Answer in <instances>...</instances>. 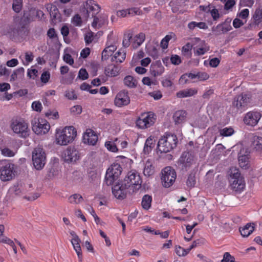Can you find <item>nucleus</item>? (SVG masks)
Here are the masks:
<instances>
[{
    "label": "nucleus",
    "instance_id": "nucleus-49",
    "mask_svg": "<svg viewBox=\"0 0 262 262\" xmlns=\"http://www.w3.org/2000/svg\"><path fill=\"white\" fill-rule=\"evenodd\" d=\"M221 2L224 4V10L228 12L231 11L235 5L234 0H221Z\"/></svg>",
    "mask_w": 262,
    "mask_h": 262
},
{
    "label": "nucleus",
    "instance_id": "nucleus-36",
    "mask_svg": "<svg viewBox=\"0 0 262 262\" xmlns=\"http://www.w3.org/2000/svg\"><path fill=\"white\" fill-rule=\"evenodd\" d=\"M106 76L110 77H115L117 76L119 73L118 67L114 65L108 66L105 70Z\"/></svg>",
    "mask_w": 262,
    "mask_h": 262
},
{
    "label": "nucleus",
    "instance_id": "nucleus-2",
    "mask_svg": "<svg viewBox=\"0 0 262 262\" xmlns=\"http://www.w3.org/2000/svg\"><path fill=\"white\" fill-rule=\"evenodd\" d=\"M10 128L14 134L20 138H26L29 136V124L22 118H13L10 122Z\"/></svg>",
    "mask_w": 262,
    "mask_h": 262
},
{
    "label": "nucleus",
    "instance_id": "nucleus-63",
    "mask_svg": "<svg viewBox=\"0 0 262 262\" xmlns=\"http://www.w3.org/2000/svg\"><path fill=\"white\" fill-rule=\"evenodd\" d=\"M47 35L50 38L53 39L55 42L58 41L57 34L53 28H50L48 31Z\"/></svg>",
    "mask_w": 262,
    "mask_h": 262
},
{
    "label": "nucleus",
    "instance_id": "nucleus-37",
    "mask_svg": "<svg viewBox=\"0 0 262 262\" xmlns=\"http://www.w3.org/2000/svg\"><path fill=\"white\" fill-rule=\"evenodd\" d=\"M115 139L114 140L106 141L104 145L106 148L110 151L112 152H119V148L117 146Z\"/></svg>",
    "mask_w": 262,
    "mask_h": 262
},
{
    "label": "nucleus",
    "instance_id": "nucleus-16",
    "mask_svg": "<svg viewBox=\"0 0 262 262\" xmlns=\"http://www.w3.org/2000/svg\"><path fill=\"white\" fill-rule=\"evenodd\" d=\"M97 133L92 129L87 128L82 134V143L84 144L94 146L98 141Z\"/></svg>",
    "mask_w": 262,
    "mask_h": 262
},
{
    "label": "nucleus",
    "instance_id": "nucleus-23",
    "mask_svg": "<svg viewBox=\"0 0 262 262\" xmlns=\"http://www.w3.org/2000/svg\"><path fill=\"white\" fill-rule=\"evenodd\" d=\"M85 8L89 13H92V15L97 14L100 10L99 5L94 0H88L85 4Z\"/></svg>",
    "mask_w": 262,
    "mask_h": 262
},
{
    "label": "nucleus",
    "instance_id": "nucleus-35",
    "mask_svg": "<svg viewBox=\"0 0 262 262\" xmlns=\"http://www.w3.org/2000/svg\"><path fill=\"white\" fill-rule=\"evenodd\" d=\"M126 53L124 50L121 49L116 52L112 57V61L116 62H122L125 58Z\"/></svg>",
    "mask_w": 262,
    "mask_h": 262
},
{
    "label": "nucleus",
    "instance_id": "nucleus-4",
    "mask_svg": "<svg viewBox=\"0 0 262 262\" xmlns=\"http://www.w3.org/2000/svg\"><path fill=\"white\" fill-rule=\"evenodd\" d=\"M177 138L176 135L165 134L162 136L158 143L157 150L160 152H168L177 145Z\"/></svg>",
    "mask_w": 262,
    "mask_h": 262
},
{
    "label": "nucleus",
    "instance_id": "nucleus-42",
    "mask_svg": "<svg viewBox=\"0 0 262 262\" xmlns=\"http://www.w3.org/2000/svg\"><path fill=\"white\" fill-rule=\"evenodd\" d=\"M0 150L2 154L5 157H13L17 152V148L10 149L6 147H1Z\"/></svg>",
    "mask_w": 262,
    "mask_h": 262
},
{
    "label": "nucleus",
    "instance_id": "nucleus-33",
    "mask_svg": "<svg viewBox=\"0 0 262 262\" xmlns=\"http://www.w3.org/2000/svg\"><path fill=\"white\" fill-rule=\"evenodd\" d=\"M35 8H32L24 12L23 19L27 22L33 21L35 18Z\"/></svg>",
    "mask_w": 262,
    "mask_h": 262
},
{
    "label": "nucleus",
    "instance_id": "nucleus-24",
    "mask_svg": "<svg viewBox=\"0 0 262 262\" xmlns=\"http://www.w3.org/2000/svg\"><path fill=\"white\" fill-rule=\"evenodd\" d=\"M108 23V16L106 14H102L99 17H95L92 24V26L98 29L103 26L107 25Z\"/></svg>",
    "mask_w": 262,
    "mask_h": 262
},
{
    "label": "nucleus",
    "instance_id": "nucleus-34",
    "mask_svg": "<svg viewBox=\"0 0 262 262\" xmlns=\"http://www.w3.org/2000/svg\"><path fill=\"white\" fill-rule=\"evenodd\" d=\"M17 32V29L13 26H5L1 30L2 34L7 35L9 37H13Z\"/></svg>",
    "mask_w": 262,
    "mask_h": 262
},
{
    "label": "nucleus",
    "instance_id": "nucleus-57",
    "mask_svg": "<svg viewBox=\"0 0 262 262\" xmlns=\"http://www.w3.org/2000/svg\"><path fill=\"white\" fill-rule=\"evenodd\" d=\"M70 113L73 115H79L82 113V108L80 105H76L70 108Z\"/></svg>",
    "mask_w": 262,
    "mask_h": 262
},
{
    "label": "nucleus",
    "instance_id": "nucleus-21",
    "mask_svg": "<svg viewBox=\"0 0 262 262\" xmlns=\"http://www.w3.org/2000/svg\"><path fill=\"white\" fill-rule=\"evenodd\" d=\"M143 174L146 177H150L155 172V167L153 165V161L151 159H147L143 161Z\"/></svg>",
    "mask_w": 262,
    "mask_h": 262
},
{
    "label": "nucleus",
    "instance_id": "nucleus-52",
    "mask_svg": "<svg viewBox=\"0 0 262 262\" xmlns=\"http://www.w3.org/2000/svg\"><path fill=\"white\" fill-rule=\"evenodd\" d=\"M175 252L179 256H185L189 253L187 249H185L180 246H175Z\"/></svg>",
    "mask_w": 262,
    "mask_h": 262
},
{
    "label": "nucleus",
    "instance_id": "nucleus-45",
    "mask_svg": "<svg viewBox=\"0 0 262 262\" xmlns=\"http://www.w3.org/2000/svg\"><path fill=\"white\" fill-rule=\"evenodd\" d=\"M252 145L256 150H262V137L255 136L253 138Z\"/></svg>",
    "mask_w": 262,
    "mask_h": 262
},
{
    "label": "nucleus",
    "instance_id": "nucleus-29",
    "mask_svg": "<svg viewBox=\"0 0 262 262\" xmlns=\"http://www.w3.org/2000/svg\"><path fill=\"white\" fill-rule=\"evenodd\" d=\"M187 113L183 110L176 111L173 116V119L176 124H179L183 123L186 120Z\"/></svg>",
    "mask_w": 262,
    "mask_h": 262
},
{
    "label": "nucleus",
    "instance_id": "nucleus-62",
    "mask_svg": "<svg viewBox=\"0 0 262 262\" xmlns=\"http://www.w3.org/2000/svg\"><path fill=\"white\" fill-rule=\"evenodd\" d=\"M33 59V55L31 52H26L25 55L24 65H28Z\"/></svg>",
    "mask_w": 262,
    "mask_h": 262
},
{
    "label": "nucleus",
    "instance_id": "nucleus-64",
    "mask_svg": "<svg viewBox=\"0 0 262 262\" xmlns=\"http://www.w3.org/2000/svg\"><path fill=\"white\" fill-rule=\"evenodd\" d=\"M234 258L228 252H226L224 254L223 258L221 262H234Z\"/></svg>",
    "mask_w": 262,
    "mask_h": 262
},
{
    "label": "nucleus",
    "instance_id": "nucleus-53",
    "mask_svg": "<svg viewBox=\"0 0 262 262\" xmlns=\"http://www.w3.org/2000/svg\"><path fill=\"white\" fill-rule=\"evenodd\" d=\"M192 46L190 43H187L184 46L182 49V54L185 56L190 57L191 55V50Z\"/></svg>",
    "mask_w": 262,
    "mask_h": 262
},
{
    "label": "nucleus",
    "instance_id": "nucleus-20",
    "mask_svg": "<svg viewBox=\"0 0 262 262\" xmlns=\"http://www.w3.org/2000/svg\"><path fill=\"white\" fill-rule=\"evenodd\" d=\"M141 14V10L136 7L122 9L117 12V15L120 17L134 16L135 15H140Z\"/></svg>",
    "mask_w": 262,
    "mask_h": 262
},
{
    "label": "nucleus",
    "instance_id": "nucleus-58",
    "mask_svg": "<svg viewBox=\"0 0 262 262\" xmlns=\"http://www.w3.org/2000/svg\"><path fill=\"white\" fill-rule=\"evenodd\" d=\"M69 233L71 236V243L72 245H74L77 243H80V239L74 231H70Z\"/></svg>",
    "mask_w": 262,
    "mask_h": 262
},
{
    "label": "nucleus",
    "instance_id": "nucleus-13",
    "mask_svg": "<svg viewBox=\"0 0 262 262\" xmlns=\"http://www.w3.org/2000/svg\"><path fill=\"white\" fill-rule=\"evenodd\" d=\"M50 129L49 123L42 118L38 119L32 124L33 131L38 135L47 134Z\"/></svg>",
    "mask_w": 262,
    "mask_h": 262
},
{
    "label": "nucleus",
    "instance_id": "nucleus-7",
    "mask_svg": "<svg viewBox=\"0 0 262 262\" xmlns=\"http://www.w3.org/2000/svg\"><path fill=\"white\" fill-rule=\"evenodd\" d=\"M156 116L151 112L141 114L136 121V126L141 129H144L151 126L155 122Z\"/></svg>",
    "mask_w": 262,
    "mask_h": 262
},
{
    "label": "nucleus",
    "instance_id": "nucleus-28",
    "mask_svg": "<svg viewBox=\"0 0 262 262\" xmlns=\"http://www.w3.org/2000/svg\"><path fill=\"white\" fill-rule=\"evenodd\" d=\"M200 8L203 11L210 13L213 20H217L220 17L219 10L214 6H200Z\"/></svg>",
    "mask_w": 262,
    "mask_h": 262
},
{
    "label": "nucleus",
    "instance_id": "nucleus-17",
    "mask_svg": "<svg viewBox=\"0 0 262 262\" xmlns=\"http://www.w3.org/2000/svg\"><path fill=\"white\" fill-rule=\"evenodd\" d=\"M130 101L128 92L125 91H121L116 95L114 103L116 106L121 107L128 105Z\"/></svg>",
    "mask_w": 262,
    "mask_h": 262
},
{
    "label": "nucleus",
    "instance_id": "nucleus-61",
    "mask_svg": "<svg viewBox=\"0 0 262 262\" xmlns=\"http://www.w3.org/2000/svg\"><path fill=\"white\" fill-rule=\"evenodd\" d=\"M50 73L49 71L43 72L40 77L41 81L44 83L48 82L50 79Z\"/></svg>",
    "mask_w": 262,
    "mask_h": 262
},
{
    "label": "nucleus",
    "instance_id": "nucleus-1",
    "mask_svg": "<svg viewBox=\"0 0 262 262\" xmlns=\"http://www.w3.org/2000/svg\"><path fill=\"white\" fill-rule=\"evenodd\" d=\"M77 136V130L73 126H67L57 128L55 131L56 144L66 146L73 142Z\"/></svg>",
    "mask_w": 262,
    "mask_h": 262
},
{
    "label": "nucleus",
    "instance_id": "nucleus-6",
    "mask_svg": "<svg viewBox=\"0 0 262 262\" xmlns=\"http://www.w3.org/2000/svg\"><path fill=\"white\" fill-rule=\"evenodd\" d=\"M32 160L34 167L37 170L42 169L47 161L46 154L42 147L35 148L32 153Z\"/></svg>",
    "mask_w": 262,
    "mask_h": 262
},
{
    "label": "nucleus",
    "instance_id": "nucleus-39",
    "mask_svg": "<svg viewBox=\"0 0 262 262\" xmlns=\"http://www.w3.org/2000/svg\"><path fill=\"white\" fill-rule=\"evenodd\" d=\"M24 71L23 68L18 69L14 71L10 76V81L14 82L21 79L24 76L23 75Z\"/></svg>",
    "mask_w": 262,
    "mask_h": 262
},
{
    "label": "nucleus",
    "instance_id": "nucleus-9",
    "mask_svg": "<svg viewBox=\"0 0 262 262\" xmlns=\"http://www.w3.org/2000/svg\"><path fill=\"white\" fill-rule=\"evenodd\" d=\"M122 172V167L118 163L113 164L107 170L105 180L107 185H112Z\"/></svg>",
    "mask_w": 262,
    "mask_h": 262
},
{
    "label": "nucleus",
    "instance_id": "nucleus-25",
    "mask_svg": "<svg viewBox=\"0 0 262 262\" xmlns=\"http://www.w3.org/2000/svg\"><path fill=\"white\" fill-rule=\"evenodd\" d=\"M232 29V27L229 23L225 22L222 24H219L215 27H213L212 30L216 34L225 33Z\"/></svg>",
    "mask_w": 262,
    "mask_h": 262
},
{
    "label": "nucleus",
    "instance_id": "nucleus-41",
    "mask_svg": "<svg viewBox=\"0 0 262 262\" xmlns=\"http://www.w3.org/2000/svg\"><path fill=\"white\" fill-rule=\"evenodd\" d=\"M123 81L124 84L130 88H135L137 85V80L130 75L126 76Z\"/></svg>",
    "mask_w": 262,
    "mask_h": 262
},
{
    "label": "nucleus",
    "instance_id": "nucleus-43",
    "mask_svg": "<svg viewBox=\"0 0 262 262\" xmlns=\"http://www.w3.org/2000/svg\"><path fill=\"white\" fill-rule=\"evenodd\" d=\"M152 201V198L151 196L146 194L143 196L141 205L143 209L145 210H148L151 207V203Z\"/></svg>",
    "mask_w": 262,
    "mask_h": 262
},
{
    "label": "nucleus",
    "instance_id": "nucleus-47",
    "mask_svg": "<svg viewBox=\"0 0 262 262\" xmlns=\"http://www.w3.org/2000/svg\"><path fill=\"white\" fill-rule=\"evenodd\" d=\"M45 116L49 119L57 120L59 119V115L57 111L55 110H49L45 113Z\"/></svg>",
    "mask_w": 262,
    "mask_h": 262
},
{
    "label": "nucleus",
    "instance_id": "nucleus-51",
    "mask_svg": "<svg viewBox=\"0 0 262 262\" xmlns=\"http://www.w3.org/2000/svg\"><path fill=\"white\" fill-rule=\"evenodd\" d=\"M23 0H13L12 8L16 13L19 12L22 8Z\"/></svg>",
    "mask_w": 262,
    "mask_h": 262
},
{
    "label": "nucleus",
    "instance_id": "nucleus-3",
    "mask_svg": "<svg viewBox=\"0 0 262 262\" xmlns=\"http://www.w3.org/2000/svg\"><path fill=\"white\" fill-rule=\"evenodd\" d=\"M229 182L231 188L235 191H241L245 187L244 178L238 169L232 167L229 171Z\"/></svg>",
    "mask_w": 262,
    "mask_h": 262
},
{
    "label": "nucleus",
    "instance_id": "nucleus-59",
    "mask_svg": "<svg viewBox=\"0 0 262 262\" xmlns=\"http://www.w3.org/2000/svg\"><path fill=\"white\" fill-rule=\"evenodd\" d=\"M32 110L37 112H40L42 110L41 103L39 101H33L31 105Z\"/></svg>",
    "mask_w": 262,
    "mask_h": 262
},
{
    "label": "nucleus",
    "instance_id": "nucleus-5",
    "mask_svg": "<svg viewBox=\"0 0 262 262\" xmlns=\"http://www.w3.org/2000/svg\"><path fill=\"white\" fill-rule=\"evenodd\" d=\"M133 192L139 190L142 185V180L140 175L135 170L129 171L122 181Z\"/></svg>",
    "mask_w": 262,
    "mask_h": 262
},
{
    "label": "nucleus",
    "instance_id": "nucleus-19",
    "mask_svg": "<svg viewBox=\"0 0 262 262\" xmlns=\"http://www.w3.org/2000/svg\"><path fill=\"white\" fill-rule=\"evenodd\" d=\"M250 157L249 153L245 150H241L238 157V162L239 166L245 169L250 167Z\"/></svg>",
    "mask_w": 262,
    "mask_h": 262
},
{
    "label": "nucleus",
    "instance_id": "nucleus-12",
    "mask_svg": "<svg viewBox=\"0 0 262 262\" xmlns=\"http://www.w3.org/2000/svg\"><path fill=\"white\" fill-rule=\"evenodd\" d=\"M249 99L246 95H241L236 97L232 105V111L234 113H241L247 108Z\"/></svg>",
    "mask_w": 262,
    "mask_h": 262
},
{
    "label": "nucleus",
    "instance_id": "nucleus-38",
    "mask_svg": "<svg viewBox=\"0 0 262 262\" xmlns=\"http://www.w3.org/2000/svg\"><path fill=\"white\" fill-rule=\"evenodd\" d=\"M115 141L119 146V152L126 151L129 145L128 142L126 140L115 138Z\"/></svg>",
    "mask_w": 262,
    "mask_h": 262
},
{
    "label": "nucleus",
    "instance_id": "nucleus-48",
    "mask_svg": "<svg viewBox=\"0 0 262 262\" xmlns=\"http://www.w3.org/2000/svg\"><path fill=\"white\" fill-rule=\"evenodd\" d=\"M83 201L82 196L79 194H74L71 195L69 198V201L71 204H77L81 203Z\"/></svg>",
    "mask_w": 262,
    "mask_h": 262
},
{
    "label": "nucleus",
    "instance_id": "nucleus-10",
    "mask_svg": "<svg viewBox=\"0 0 262 262\" xmlns=\"http://www.w3.org/2000/svg\"><path fill=\"white\" fill-rule=\"evenodd\" d=\"M81 154L74 147H69L62 154V158L64 162L70 164H75L80 159Z\"/></svg>",
    "mask_w": 262,
    "mask_h": 262
},
{
    "label": "nucleus",
    "instance_id": "nucleus-56",
    "mask_svg": "<svg viewBox=\"0 0 262 262\" xmlns=\"http://www.w3.org/2000/svg\"><path fill=\"white\" fill-rule=\"evenodd\" d=\"M253 18L255 22L258 23L262 18V9L257 8L253 15Z\"/></svg>",
    "mask_w": 262,
    "mask_h": 262
},
{
    "label": "nucleus",
    "instance_id": "nucleus-54",
    "mask_svg": "<svg viewBox=\"0 0 262 262\" xmlns=\"http://www.w3.org/2000/svg\"><path fill=\"white\" fill-rule=\"evenodd\" d=\"M74 250L75 251L78 259L80 261H82V254L81 252V248L80 245V243L75 244L72 245Z\"/></svg>",
    "mask_w": 262,
    "mask_h": 262
},
{
    "label": "nucleus",
    "instance_id": "nucleus-46",
    "mask_svg": "<svg viewBox=\"0 0 262 262\" xmlns=\"http://www.w3.org/2000/svg\"><path fill=\"white\" fill-rule=\"evenodd\" d=\"M146 50L148 54L154 57L157 56L158 52L155 45L151 43H148L146 45Z\"/></svg>",
    "mask_w": 262,
    "mask_h": 262
},
{
    "label": "nucleus",
    "instance_id": "nucleus-8",
    "mask_svg": "<svg viewBox=\"0 0 262 262\" xmlns=\"http://www.w3.org/2000/svg\"><path fill=\"white\" fill-rule=\"evenodd\" d=\"M15 165L9 161L4 162L0 168V179L3 181H10L14 178Z\"/></svg>",
    "mask_w": 262,
    "mask_h": 262
},
{
    "label": "nucleus",
    "instance_id": "nucleus-30",
    "mask_svg": "<svg viewBox=\"0 0 262 262\" xmlns=\"http://www.w3.org/2000/svg\"><path fill=\"white\" fill-rule=\"evenodd\" d=\"M145 38V34L140 33L132 37L131 44L134 49L139 47L144 42Z\"/></svg>",
    "mask_w": 262,
    "mask_h": 262
},
{
    "label": "nucleus",
    "instance_id": "nucleus-26",
    "mask_svg": "<svg viewBox=\"0 0 262 262\" xmlns=\"http://www.w3.org/2000/svg\"><path fill=\"white\" fill-rule=\"evenodd\" d=\"M254 229L255 224L254 223H248L239 228V232L243 237H246L249 236L253 232Z\"/></svg>",
    "mask_w": 262,
    "mask_h": 262
},
{
    "label": "nucleus",
    "instance_id": "nucleus-40",
    "mask_svg": "<svg viewBox=\"0 0 262 262\" xmlns=\"http://www.w3.org/2000/svg\"><path fill=\"white\" fill-rule=\"evenodd\" d=\"M196 27L204 30L208 28L207 25L204 22L191 21L188 24V28L191 30H193Z\"/></svg>",
    "mask_w": 262,
    "mask_h": 262
},
{
    "label": "nucleus",
    "instance_id": "nucleus-60",
    "mask_svg": "<svg viewBox=\"0 0 262 262\" xmlns=\"http://www.w3.org/2000/svg\"><path fill=\"white\" fill-rule=\"evenodd\" d=\"M249 15V10L248 9H244L237 14V17L242 19H246Z\"/></svg>",
    "mask_w": 262,
    "mask_h": 262
},
{
    "label": "nucleus",
    "instance_id": "nucleus-11",
    "mask_svg": "<svg viewBox=\"0 0 262 262\" xmlns=\"http://www.w3.org/2000/svg\"><path fill=\"white\" fill-rule=\"evenodd\" d=\"M176 173L171 167H166L162 171L161 180L164 187L168 188L171 186L176 179Z\"/></svg>",
    "mask_w": 262,
    "mask_h": 262
},
{
    "label": "nucleus",
    "instance_id": "nucleus-31",
    "mask_svg": "<svg viewBox=\"0 0 262 262\" xmlns=\"http://www.w3.org/2000/svg\"><path fill=\"white\" fill-rule=\"evenodd\" d=\"M197 92V90L194 88L185 89L178 92L177 96L180 98L191 97L195 95Z\"/></svg>",
    "mask_w": 262,
    "mask_h": 262
},
{
    "label": "nucleus",
    "instance_id": "nucleus-14",
    "mask_svg": "<svg viewBox=\"0 0 262 262\" xmlns=\"http://www.w3.org/2000/svg\"><path fill=\"white\" fill-rule=\"evenodd\" d=\"M261 117L262 114L260 112L250 111L245 115L243 121L247 125L254 126L257 124Z\"/></svg>",
    "mask_w": 262,
    "mask_h": 262
},
{
    "label": "nucleus",
    "instance_id": "nucleus-18",
    "mask_svg": "<svg viewBox=\"0 0 262 262\" xmlns=\"http://www.w3.org/2000/svg\"><path fill=\"white\" fill-rule=\"evenodd\" d=\"M195 45L193 48L194 54L200 56L205 54L209 50V47L204 40L195 38Z\"/></svg>",
    "mask_w": 262,
    "mask_h": 262
},
{
    "label": "nucleus",
    "instance_id": "nucleus-32",
    "mask_svg": "<svg viewBox=\"0 0 262 262\" xmlns=\"http://www.w3.org/2000/svg\"><path fill=\"white\" fill-rule=\"evenodd\" d=\"M117 47L115 45H108L102 53V58L104 60L107 59L113 55Z\"/></svg>",
    "mask_w": 262,
    "mask_h": 262
},
{
    "label": "nucleus",
    "instance_id": "nucleus-15",
    "mask_svg": "<svg viewBox=\"0 0 262 262\" xmlns=\"http://www.w3.org/2000/svg\"><path fill=\"white\" fill-rule=\"evenodd\" d=\"M127 189L126 184L121 181L113 186L112 193L115 198L122 200L126 198Z\"/></svg>",
    "mask_w": 262,
    "mask_h": 262
},
{
    "label": "nucleus",
    "instance_id": "nucleus-22",
    "mask_svg": "<svg viewBox=\"0 0 262 262\" xmlns=\"http://www.w3.org/2000/svg\"><path fill=\"white\" fill-rule=\"evenodd\" d=\"M165 71L164 67L160 61H156L151 63L150 67V72L154 76L162 75Z\"/></svg>",
    "mask_w": 262,
    "mask_h": 262
},
{
    "label": "nucleus",
    "instance_id": "nucleus-27",
    "mask_svg": "<svg viewBox=\"0 0 262 262\" xmlns=\"http://www.w3.org/2000/svg\"><path fill=\"white\" fill-rule=\"evenodd\" d=\"M156 140L154 136H150L145 141L143 148V152L147 155L149 154L155 147Z\"/></svg>",
    "mask_w": 262,
    "mask_h": 262
},
{
    "label": "nucleus",
    "instance_id": "nucleus-50",
    "mask_svg": "<svg viewBox=\"0 0 262 262\" xmlns=\"http://www.w3.org/2000/svg\"><path fill=\"white\" fill-rule=\"evenodd\" d=\"M144 53L142 51H139L136 54H134L130 63L133 66H136L139 61V60L144 57Z\"/></svg>",
    "mask_w": 262,
    "mask_h": 262
},
{
    "label": "nucleus",
    "instance_id": "nucleus-55",
    "mask_svg": "<svg viewBox=\"0 0 262 262\" xmlns=\"http://www.w3.org/2000/svg\"><path fill=\"white\" fill-rule=\"evenodd\" d=\"M234 133V130L231 127H225L220 130V134L222 136H230Z\"/></svg>",
    "mask_w": 262,
    "mask_h": 262
},
{
    "label": "nucleus",
    "instance_id": "nucleus-44",
    "mask_svg": "<svg viewBox=\"0 0 262 262\" xmlns=\"http://www.w3.org/2000/svg\"><path fill=\"white\" fill-rule=\"evenodd\" d=\"M72 52V51L71 49H66L64 51V55L63 57L64 61L69 64L70 65H72L74 63V60L70 54Z\"/></svg>",
    "mask_w": 262,
    "mask_h": 262
}]
</instances>
